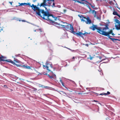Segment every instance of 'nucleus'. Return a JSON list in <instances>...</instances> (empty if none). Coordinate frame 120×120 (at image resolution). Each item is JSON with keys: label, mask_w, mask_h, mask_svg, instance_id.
<instances>
[{"label": "nucleus", "mask_w": 120, "mask_h": 120, "mask_svg": "<svg viewBox=\"0 0 120 120\" xmlns=\"http://www.w3.org/2000/svg\"><path fill=\"white\" fill-rule=\"evenodd\" d=\"M42 13H44V16L42 17L43 19H45L48 21H50L51 23H53L54 22L52 20V18H54L55 20H56L57 18L56 17L51 14H50L49 11L44 12L43 10L42 12Z\"/></svg>", "instance_id": "f257e3e1"}, {"label": "nucleus", "mask_w": 120, "mask_h": 120, "mask_svg": "<svg viewBox=\"0 0 120 120\" xmlns=\"http://www.w3.org/2000/svg\"><path fill=\"white\" fill-rule=\"evenodd\" d=\"M33 10L34 11H36V14L40 16L42 18L43 16H44V13H42V12L43 10L44 12H46L44 10H41L35 6L33 8Z\"/></svg>", "instance_id": "f03ea898"}, {"label": "nucleus", "mask_w": 120, "mask_h": 120, "mask_svg": "<svg viewBox=\"0 0 120 120\" xmlns=\"http://www.w3.org/2000/svg\"><path fill=\"white\" fill-rule=\"evenodd\" d=\"M50 0H43V3H41L40 5V7L42 6L44 7L45 8V10L46 11H48L50 10L48 8L49 7H50V5H48L49 1Z\"/></svg>", "instance_id": "7ed1b4c3"}, {"label": "nucleus", "mask_w": 120, "mask_h": 120, "mask_svg": "<svg viewBox=\"0 0 120 120\" xmlns=\"http://www.w3.org/2000/svg\"><path fill=\"white\" fill-rule=\"evenodd\" d=\"M61 25L62 26L63 28H65L67 30H70L71 32L74 34H75V32L74 30L73 27L71 24H68L66 25Z\"/></svg>", "instance_id": "20e7f679"}, {"label": "nucleus", "mask_w": 120, "mask_h": 120, "mask_svg": "<svg viewBox=\"0 0 120 120\" xmlns=\"http://www.w3.org/2000/svg\"><path fill=\"white\" fill-rule=\"evenodd\" d=\"M114 21L115 22V24L116 29L117 30H120V21L119 20L117 19H115Z\"/></svg>", "instance_id": "39448f33"}, {"label": "nucleus", "mask_w": 120, "mask_h": 120, "mask_svg": "<svg viewBox=\"0 0 120 120\" xmlns=\"http://www.w3.org/2000/svg\"><path fill=\"white\" fill-rule=\"evenodd\" d=\"M99 32L100 34L105 36H108L109 38L111 36H110L109 35L112 33L113 32L112 30H111L109 31L108 32H106L105 31H99Z\"/></svg>", "instance_id": "423d86ee"}, {"label": "nucleus", "mask_w": 120, "mask_h": 120, "mask_svg": "<svg viewBox=\"0 0 120 120\" xmlns=\"http://www.w3.org/2000/svg\"><path fill=\"white\" fill-rule=\"evenodd\" d=\"M45 64L46 65H43L44 68L48 70L49 71H50V70L48 69L49 67V66L51 68H52V64L49 62H47Z\"/></svg>", "instance_id": "0eeeda50"}, {"label": "nucleus", "mask_w": 120, "mask_h": 120, "mask_svg": "<svg viewBox=\"0 0 120 120\" xmlns=\"http://www.w3.org/2000/svg\"><path fill=\"white\" fill-rule=\"evenodd\" d=\"M105 27H101L100 28L98 29V33H100L99 31H105V30L107 29H108L109 28V25L108 24H106L105 25Z\"/></svg>", "instance_id": "6e6552de"}, {"label": "nucleus", "mask_w": 120, "mask_h": 120, "mask_svg": "<svg viewBox=\"0 0 120 120\" xmlns=\"http://www.w3.org/2000/svg\"><path fill=\"white\" fill-rule=\"evenodd\" d=\"M110 113L111 115H112V116L110 117L109 116V118H108V119L109 120H116L115 116H112V115H114V113H113L111 112H110Z\"/></svg>", "instance_id": "1a4fd4ad"}, {"label": "nucleus", "mask_w": 120, "mask_h": 120, "mask_svg": "<svg viewBox=\"0 0 120 120\" xmlns=\"http://www.w3.org/2000/svg\"><path fill=\"white\" fill-rule=\"evenodd\" d=\"M101 28V27H98V28L97 27V26L95 25H93L92 26L91 28L93 30H95V29H97V31L98 32V29L99 28Z\"/></svg>", "instance_id": "9d476101"}, {"label": "nucleus", "mask_w": 120, "mask_h": 120, "mask_svg": "<svg viewBox=\"0 0 120 120\" xmlns=\"http://www.w3.org/2000/svg\"><path fill=\"white\" fill-rule=\"evenodd\" d=\"M92 22L90 18L89 17H87V19L86 21H85L86 24H90Z\"/></svg>", "instance_id": "9b49d317"}, {"label": "nucleus", "mask_w": 120, "mask_h": 120, "mask_svg": "<svg viewBox=\"0 0 120 120\" xmlns=\"http://www.w3.org/2000/svg\"><path fill=\"white\" fill-rule=\"evenodd\" d=\"M21 66L22 67H24L25 68L27 69H30V66H26L25 65H22Z\"/></svg>", "instance_id": "f8f14e48"}, {"label": "nucleus", "mask_w": 120, "mask_h": 120, "mask_svg": "<svg viewBox=\"0 0 120 120\" xmlns=\"http://www.w3.org/2000/svg\"><path fill=\"white\" fill-rule=\"evenodd\" d=\"M75 34L77 35V36H79L81 37H83L82 35L83 34V33H82L81 32H79V33H75Z\"/></svg>", "instance_id": "ddd939ff"}, {"label": "nucleus", "mask_w": 120, "mask_h": 120, "mask_svg": "<svg viewBox=\"0 0 120 120\" xmlns=\"http://www.w3.org/2000/svg\"><path fill=\"white\" fill-rule=\"evenodd\" d=\"M6 58V57H4L3 56L0 57V60L5 61L6 60H5V59Z\"/></svg>", "instance_id": "4468645a"}, {"label": "nucleus", "mask_w": 120, "mask_h": 120, "mask_svg": "<svg viewBox=\"0 0 120 120\" xmlns=\"http://www.w3.org/2000/svg\"><path fill=\"white\" fill-rule=\"evenodd\" d=\"M87 19V18L83 17H82V19H81V20L82 21H84L85 22V21H86V20Z\"/></svg>", "instance_id": "2eb2a0df"}, {"label": "nucleus", "mask_w": 120, "mask_h": 120, "mask_svg": "<svg viewBox=\"0 0 120 120\" xmlns=\"http://www.w3.org/2000/svg\"><path fill=\"white\" fill-rule=\"evenodd\" d=\"M54 0H50L49 1L48 4H49V5H50L52 3V2H54Z\"/></svg>", "instance_id": "dca6fc26"}, {"label": "nucleus", "mask_w": 120, "mask_h": 120, "mask_svg": "<svg viewBox=\"0 0 120 120\" xmlns=\"http://www.w3.org/2000/svg\"><path fill=\"white\" fill-rule=\"evenodd\" d=\"M60 82L62 84V85L64 87L66 88L67 89V88L64 85V83H63L62 82V80H61L60 79Z\"/></svg>", "instance_id": "f3484780"}, {"label": "nucleus", "mask_w": 120, "mask_h": 120, "mask_svg": "<svg viewBox=\"0 0 120 120\" xmlns=\"http://www.w3.org/2000/svg\"><path fill=\"white\" fill-rule=\"evenodd\" d=\"M109 38H110V39H111V40L113 41H114V40H118V41H120V40L118 39H114V38H111L110 37H109Z\"/></svg>", "instance_id": "a211bd4d"}, {"label": "nucleus", "mask_w": 120, "mask_h": 120, "mask_svg": "<svg viewBox=\"0 0 120 120\" xmlns=\"http://www.w3.org/2000/svg\"><path fill=\"white\" fill-rule=\"evenodd\" d=\"M113 15H117L118 14L117 12L116 11H114L113 12Z\"/></svg>", "instance_id": "6ab92c4d"}, {"label": "nucleus", "mask_w": 120, "mask_h": 120, "mask_svg": "<svg viewBox=\"0 0 120 120\" xmlns=\"http://www.w3.org/2000/svg\"><path fill=\"white\" fill-rule=\"evenodd\" d=\"M52 5H50V6H52V8L56 7V6L55 5V4L54 2H52Z\"/></svg>", "instance_id": "aec40b11"}, {"label": "nucleus", "mask_w": 120, "mask_h": 120, "mask_svg": "<svg viewBox=\"0 0 120 120\" xmlns=\"http://www.w3.org/2000/svg\"><path fill=\"white\" fill-rule=\"evenodd\" d=\"M92 13L94 14V15L95 16L96 15V12L94 10H93L92 11Z\"/></svg>", "instance_id": "412c9836"}, {"label": "nucleus", "mask_w": 120, "mask_h": 120, "mask_svg": "<svg viewBox=\"0 0 120 120\" xmlns=\"http://www.w3.org/2000/svg\"><path fill=\"white\" fill-rule=\"evenodd\" d=\"M19 4H20L19 5V6H22V5H25L27 4H26V3H20V4L19 3Z\"/></svg>", "instance_id": "4be33fe9"}, {"label": "nucleus", "mask_w": 120, "mask_h": 120, "mask_svg": "<svg viewBox=\"0 0 120 120\" xmlns=\"http://www.w3.org/2000/svg\"><path fill=\"white\" fill-rule=\"evenodd\" d=\"M12 60L10 59H8L6 60H5V61H6L8 62L11 63V62Z\"/></svg>", "instance_id": "5701e85b"}, {"label": "nucleus", "mask_w": 120, "mask_h": 120, "mask_svg": "<svg viewBox=\"0 0 120 120\" xmlns=\"http://www.w3.org/2000/svg\"><path fill=\"white\" fill-rule=\"evenodd\" d=\"M89 4H90V6H91V7L93 8L94 9L95 8V6L94 5H91V4L90 3Z\"/></svg>", "instance_id": "b1692460"}, {"label": "nucleus", "mask_w": 120, "mask_h": 120, "mask_svg": "<svg viewBox=\"0 0 120 120\" xmlns=\"http://www.w3.org/2000/svg\"><path fill=\"white\" fill-rule=\"evenodd\" d=\"M77 2L79 3L82 4H85V3L83 2L80 1L78 0V1H77Z\"/></svg>", "instance_id": "393cba45"}, {"label": "nucleus", "mask_w": 120, "mask_h": 120, "mask_svg": "<svg viewBox=\"0 0 120 120\" xmlns=\"http://www.w3.org/2000/svg\"><path fill=\"white\" fill-rule=\"evenodd\" d=\"M110 94V93L109 92V91H108L107 92V93H105L104 94V95H107L109 94Z\"/></svg>", "instance_id": "a878e982"}, {"label": "nucleus", "mask_w": 120, "mask_h": 120, "mask_svg": "<svg viewBox=\"0 0 120 120\" xmlns=\"http://www.w3.org/2000/svg\"><path fill=\"white\" fill-rule=\"evenodd\" d=\"M88 34V33L87 32H85L83 34L85 36H86Z\"/></svg>", "instance_id": "bb28decb"}, {"label": "nucleus", "mask_w": 120, "mask_h": 120, "mask_svg": "<svg viewBox=\"0 0 120 120\" xmlns=\"http://www.w3.org/2000/svg\"><path fill=\"white\" fill-rule=\"evenodd\" d=\"M3 30L2 28V26H1V25H0V32L1 31V30Z\"/></svg>", "instance_id": "cd10ccee"}, {"label": "nucleus", "mask_w": 120, "mask_h": 120, "mask_svg": "<svg viewBox=\"0 0 120 120\" xmlns=\"http://www.w3.org/2000/svg\"><path fill=\"white\" fill-rule=\"evenodd\" d=\"M90 60H92L93 58V57H91L90 55Z\"/></svg>", "instance_id": "c85d7f7f"}, {"label": "nucleus", "mask_w": 120, "mask_h": 120, "mask_svg": "<svg viewBox=\"0 0 120 120\" xmlns=\"http://www.w3.org/2000/svg\"><path fill=\"white\" fill-rule=\"evenodd\" d=\"M12 64H15V63L14 62H13L12 61H11V62Z\"/></svg>", "instance_id": "c756f323"}, {"label": "nucleus", "mask_w": 120, "mask_h": 120, "mask_svg": "<svg viewBox=\"0 0 120 120\" xmlns=\"http://www.w3.org/2000/svg\"><path fill=\"white\" fill-rule=\"evenodd\" d=\"M35 6L34 5V4H32V5L31 6V7L32 8H34Z\"/></svg>", "instance_id": "7c9ffc66"}, {"label": "nucleus", "mask_w": 120, "mask_h": 120, "mask_svg": "<svg viewBox=\"0 0 120 120\" xmlns=\"http://www.w3.org/2000/svg\"><path fill=\"white\" fill-rule=\"evenodd\" d=\"M56 7H58L59 8H60V5H58L56 6Z\"/></svg>", "instance_id": "2f4dec72"}, {"label": "nucleus", "mask_w": 120, "mask_h": 120, "mask_svg": "<svg viewBox=\"0 0 120 120\" xmlns=\"http://www.w3.org/2000/svg\"><path fill=\"white\" fill-rule=\"evenodd\" d=\"M88 7L89 8V9H90V11H92V10L91 9V8H90V7L89 6H88Z\"/></svg>", "instance_id": "473e14b6"}, {"label": "nucleus", "mask_w": 120, "mask_h": 120, "mask_svg": "<svg viewBox=\"0 0 120 120\" xmlns=\"http://www.w3.org/2000/svg\"><path fill=\"white\" fill-rule=\"evenodd\" d=\"M90 89L89 88H86V89L87 90H88L89 91H90V90L89 89Z\"/></svg>", "instance_id": "72a5a7b5"}, {"label": "nucleus", "mask_w": 120, "mask_h": 120, "mask_svg": "<svg viewBox=\"0 0 120 120\" xmlns=\"http://www.w3.org/2000/svg\"><path fill=\"white\" fill-rule=\"evenodd\" d=\"M78 16L80 18H81V19H82V16H80V15H78Z\"/></svg>", "instance_id": "f704fd0d"}, {"label": "nucleus", "mask_w": 120, "mask_h": 120, "mask_svg": "<svg viewBox=\"0 0 120 120\" xmlns=\"http://www.w3.org/2000/svg\"><path fill=\"white\" fill-rule=\"evenodd\" d=\"M40 87H44V85H41V86H40Z\"/></svg>", "instance_id": "c9c22d12"}, {"label": "nucleus", "mask_w": 120, "mask_h": 120, "mask_svg": "<svg viewBox=\"0 0 120 120\" xmlns=\"http://www.w3.org/2000/svg\"><path fill=\"white\" fill-rule=\"evenodd\" d=\"M27 4H26V5H30V4L29 3H26Z\"/></svg>", "instance_id": "e433bc0d"}, {"label": "nucleus", "mask_w": 120, "mask_h": 120, "mask_svg": "<svg viewBox=\"0 0 120 120\" xmlns=\"http://www.w3.org/2000/svg\"><path fill=\"white\" fill-rule=\"evenodd\" d=\"M120 18V15L119 14H118L117 15Z\"/></svg>", "instance_id": "4c0bfd02"}, {"label": "nucleus", "mask_w": 120, "mask_h": 120, "mask_svg": "<svg viewBox=\"0 0 120 120\" xmlns=\"http://www.w3.org/2000/svg\"><path fill=\"white\" fill-rule=\"evenodd\" d=\"M108 22H106V24H109L110 23V22L108 21Z\"/></svg>", "instance_id": "58836bf2"}, {"label": "nucleus", "mask_w": 120, "mask_h": 120, "mask_svg": "<svg viewBox=\"0 0 120 120\" xmlns=\"http://www.w3.org/2000/svg\"><path fill=\"white\" fill-rule=\"evenodd\" d=\"M71 81L73 82V83H75V82L73 81H72V80H71Z\"/></svg>", "instance_id": "ea45409f"}, {"label": "nucleus", "mask_w": 120, "mask_h": 120, "mask_svg": "<svg viewBox=\"0 0 120 120\" xmlns=\"http://www.w3.org/2000/svg\"><path fill=\"white\" fill-rule=\"evenodd\" d=\"M45 87L46 89H48V88L49 87H48V86H45V87Z\"/></svg>", "instance_id": "a19ab883"}, {"label": "nucleus", "mask_w": 120, "mask_h": 120, "mask_svg": "<svg viewBox=\"0 0 120 120\" xmlns=\"http://www.w3.org/2000/svg\"><path fill=\"white\" fill-rule=\"evenodd\" d=\"M14 61H16V62H17V63H18V61H16V60H14Z\"/></svg>", "instance_id": "79ce46f5"}, {"label": "nucleus", "mask_w": 120, "mask_h": 120, "mask_svg": "<svg viewBox=\"0 0 120 120\" xmlns=\"http://www.w3.org/2000/svg\"><path fill=\"white\" fill-rule=\"evenodd\" d=\"M35 90H37V89L36 88H34L33 89Z\"/></svg>", "instance_id": "37998d69"}, {"label": "nucleus", "mask_w": 120, "mask_h": 120, "mask_svg": "<svg viewBox=\"0 0 120 120\" xmlns=\"http://www.w3.org/2000/svg\"><path fill=\"white\" fill-rule=\"evenodd\" d=\"M4 87H5V88H6V87H7V86H6L5 85H4Z\"/></svg>", "instance_id": "c03bdc74"}, {"label": "nucleus", "mask_w": 120, "mask_h": 120, "mask_svg": "<svg viewBox=\"0 0 120 120\" xmlns=\"http://www.w3.org/2000/svg\"><path fill=\"white\" fill-rule=\"evenodd\" d=\"M36 0H33V1L34 2H35Z\"/></svg>", "instance_id": "a18cd8bd"}, {"label": "nucleus", "mask_w": 120, "mask_h": 120, "mask_svg": "<svg viewBox=\"0 0 120 120\" xmlns=\"http://www.w3.org/2000/svg\"><path fill=\"white\" fill-rule=\"evenodd\" d=\"M117 7L120 10V8H118L117 6Z\"/></svg>", "instance_id": "49530a36"}, {"label": "nucleus", "mask_w": 120, "mask_h": 120, "mask_svg": "<svg viewBox=\"0 0 120 120\" xmlns=\"http://www.w3.org/2000/svg\"><path fill=\"white\" fill-rule=\"evenodd\" d=\"M112 34V35H115L113 33H111Z\"/></svg>", "instance_id": "de8ad7c7"}, {"label": "nucleus", "mask_w": 120, "mask_h": 120, "mask_svg": "<svg viewBox=\"0 0 120 120\" xmlns=\"http://www.w3.org/2000/svg\"><path fill=\"white\" fill-rule=\"evenodd\" d=\"M114 18H115V19H117V18H116V16H115L114 17Z\"/></svg>", "instance_id": "09e8293b"}, {"label": "nucleus", "mask_w": 120, "mask_h": 120, "mask_svg": "<svg viewBox=\"0 0 120 120\" xmlns=\"http://www.w3.org/2000/svg\"><path fill=\"white\" fill-rule=\"evenodd\" d=\"M49 75V77L50 78H52V76H50Z\"/></svg>", "instance_id": "8fccbe9b"}, {"label": "nucleus", "mask_w": 120, "mask_h": 120, "mask_svg": "<svg viewBox=\"0 0 120 120\" xmlns=\"http://www.w3.org/2000/svg\"><path fill=\"white\" fill-rule=\"evenodd\" d=\"M13 77H15L16 78V79L17 78V77L15 76H13Z\"/></svg>", "instance_id": "3c124183"}, {"label": "nucleus", "mask_w": 120, "mask_h": 120, "mask_svg": "<svg viewBox=\"0 0 120 120\" xmlns=\"http://www.w3.org/2000/svg\"><path fill=\"white\" fill-rule=\"evenodd\" d=\"M97 19H99V18L98 17H97Z\"/></svg>", "instance_id": "603ef678"}, {"label": "nucleus", "mask_w": 120, "mask_h": 120, "mask_svg": "<svg viewBox=\"0 0 120 120\" xmlns=\"http://www.w3.org/2000/svg\"><path fill=\"white\" fill-rule=\"evenodd\" d=\"M103 94H104H104H100V95H103Z\"/></svg>", "instance_id": "864d4df0"}, {"label": "nucleus", "mask_w": 120, "mask_h": 120, "mask_svg": "<svg viewBox=\"0 0 120 120\" xmlns=\"http://www.w3.org/2000/svg\"><path fill=\"white\" fill-rule=\"evenodd\" d=\"M63 94H65V93L64 92V91H62Z\"/></svg>", "instance_id": "5fc2aeb1"}, {"label": "nucleus", "mask_w": 120, "mask_h": 120, "mask_svg": "<svg viewBox=\"0 0 120 120\" xmlns=\"http://www.w3.org/2000/svg\"><path fill=\"white\" fill-rule=\"evenodd\" d=\"M95 93V94H97V95H98V94H98L97 93Z\"/></svg>", "instance_id": "6e6d98bb"}, {"label": "nucleus", "mask_w": 120, "mask_h": 120, "mask_svg": "<svg viewBox=\"0 0 120 120\" xmlns=\"http://www.w3.org/2000/svg\"><path fill=\"white\" fill-rule=\"evenodd\" d=\"M93 101H95V102H98V101H96L95 100H93Z\"/></svg>", "instance_id": "4d7b16f0"}, {"label": "nucleus", "mask_w": 120, "mask_h": 120, "mask_svg": "<svg viewBox=\"0 0 120 120\" xmlns=\"http://www.w3.org/2000/svg\"><path fill=\"white\" fill-rule=\"evenodd\" d=\"M73 0L75 1H77H77H78L77 0Z\"/></svg>", "instance_id": "13d9d810"}, {"label": "nucleus", "mask_w": 120, "mask_h": 120, "mask_svg": "<svg viewBox=\"0 0 120 120\" xmlns=\"http://www.w3.org/2000/svg\"><path fill=\"white\" fill-rule=\"evenodd\" d=\"M112 1H111H111H110V2H109V4H111V3H112Z\"/></svg>", "instance_id": "bf43d9fd"}, {"label": "nucleus", "mask_w": 120, "mask_h": 120, "mask_svg": "<svg viewBox=\"0 0 120 120\" xmlns=\"http://www.w3.org/2000/svg\"><path fill=\"white\" fill-rule=\"evenodd\" d=\"M20 55V54H19L17 56H19V55Z\"/></svg>", "instance_id": "052dcab7"}, {"label": "nucleus", "mask_w": 120, "mask_h": 120, "mask_svg": "<svg viewBox=\"0 0 120 120\" xmlns=\"http://www.w3.org/2000/svg\"><path fill=\"white\" fill-rule=\"evenodd\" d=\"M9 3H10V4L11 5L12 4V2H9Z\"/></svg>", "instance_id": "680f3d73"}, {"label": "nucleus", "mask_w": 120, "mask_h": 120, "mask_svg": "<svg viewBox=\"0 0 120 120\" xmlns=\"http://www.w3.org/2000/svg\"><path fill=\"white\" fill-rule=\"evenodd\" d=\"M73 59H74L75 58V57H73L72 58Z\"/></svg>", "instance_id": "e2e57ef3"}, {"label": "nucleus", "mask_w": 120, "mask_h": 120, "mask_svg": "<svg viewBox=\"0 0 120 120\" xmlns=\"http://www.w3.org/2000/svg\"><path fill=\"white\" fill-rule=\"evenodd\" d=\"M49 44L50 45H51V44L50 43H49Z\"/></svg>", "instance_id": "0e129e2a"}, {"label": "nucleus", "mask_w": 120, "mask_h": 120, "mask_svg": "<svg viewBox=\"0 0 120 120\" xmlns=\"http://www.w3.org/2000/svg\"><path fill=\"white\" fill-rule=\"evenodd\" d=\"M81 1H85V0H81Z\"/></svg>", "instance_id": "69168bd1"}, {"label": "nucleus", "mask_w": 120, "mask_h": 120, "mask_svg": "<svg viewBox=\"0 0 120 120\" xmlns=\"http://www.w3.org/2000/svg\"><path fill=\"white\" fill-rule=\"evenodd\" d=\"M116 6H117V5L118 6V5L116 3Z\"/></svg>", "instance_id": "338daca9"}, {"label": "nucleus", "mask_w": 120, "mask_h": 120, "mask_svg": "<svg viewBox=\"0 0 120 120\" xmlns=\"http://www.w3.org/2000/svg\"><path fill=\"white\" fill-rule=\"evenodd\" d=\"M68 97L69 98H72L71 97Z\"/></svg>", "instance_id": "774afa93"}]
</instances>
